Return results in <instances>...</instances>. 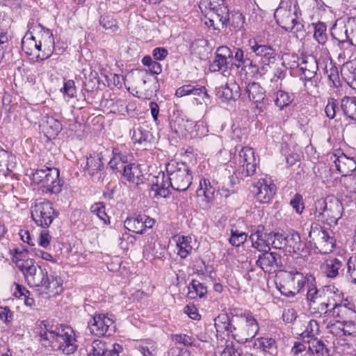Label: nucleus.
<instances>
[{
  "label": "nucleus",
  "instance_id": "nucleus-16",
  "mask_svg": "<svg viewBox=\"0 0 356 356\" xmlns=\"http://www.w3.org/2000/svg\"><path fill=\"white\" fill-rule=\"evenodd\" d=\"M250 239L254 248L259 252L270 250V232H265L264 225H258L252 229Z\"/></svg>",
  "mask_w": 356,
  "mask_h": 356
},
{
  "label": "nucleus",
  "instance_id": "nucleus-4",
  "mask_svg": "<svg viewBox=\"0 0 356 356\" xmlns=\"http://www.w3.org/2000/svg\"><path fill=\"white\" fill-rule=\"evenodd\" d=\"M308 237L309 243L321 254H329L336 246L333 232L316 222L312 223Z\"/></svg>",
  "mask_w": 356,
  "mask_h": 356
},
{
  "label": "nucleus",
  "instance_id": "nucleus-57",
  "mask_svg": "<svg viewBox=\"0 0 356 356\" xmlns=\"http://www.w3.org/2000/svg\"><path fill=\"white\" fill-rule=\"evenodd\" d=\"M339 102L334 98H329L327 104L325 108V112L327 117L333 119L336 116L337 111H339Z\"/></svg>",
  "mask_w": 356,
  "mask_h": 356
},
{
  "label": "nucleus",
  "instance_id": "nucleus-25",
  "mask_svg": "<svg viewBox=\"0 0 356 356\" xmlns=\"http://www.w3.org/2000/svg\"><path fill=\"white\" fill-rule=\"evenodd\" d=\"M344 261L338 258H330L325 261L321 268L327 277L335 278L339 275V270H341V268L346 266Z\"/></svg>",
  "mask_w": 356,
  "mask_h": 356
},
{
  "label": "nucleus",
  "instance_id": "nucleus-24",
  "mask_svg": "<svg viewBox=\"0 0 356 356\" xmlns=\"http://www.w3.org/2000/svg\"><path fill=\"white\" fill-rule=\"evenodd\" d=\"M217 95L224 101L236 100L241 95L240 86L236 82L227 83L218 89Z\"/></svg>",
  "mask_w": 356,
  "mask_h": 356
},
{
  "label": "nucleus",
  "instance_id": "nucleus-19",
  "mask_svg": "<svg viewBox=\"0 0 356 356\" xmlns=\"http://www.w3.org/2000/svg\"><path fill=\"white\" fill-rule=\"evenodd\" d=\"M252 192L257 200L261 203H268L276 192V186L273 184H267L266 181H259L253 188Z\"/></svg>",
  "mask_w": 356,
  "mask_h": 356
},
{
  "label": "nucleus",
  "instance_id": "nucleus-35",
  "mask_svg": "<svg viewBox=\"0 0 356 356\" xmlns=\"http://www.w3.org/2000/svg\"><path fill=\"white\" fill-rule=\"evenodd\" d=\"M152 138V134L141 127L134 129L132 140L135 143H137L145 147L151 143Z\"/></svg>",
  "mask_w": 356,
  "mask_h": 356
},
{
  "label": "nucleus",
  "instance_id": "nucleus-14",
  "mask_svg": "<svg viewBox=\"0 0 356 356\" xmlns=\"http://www.w3.org/2000/svg\"><path fill=\"white\" fill-rule=\"evenodd\" d=\"M244 94L247 95L250 101L256 104V107L259 109L269 104L268 98L266 97V90L257 82L248 83L245 89Z\"/></svg>",
  "mask_w": 356,
  "mask_h": 356
},
{
  "label": "nucleus",
  "instance_id": "nucleus-21",
  "mask_svg": "<svg viewBox=\"0 0 356 356\" xmlns=\"http://www.w3.org/2000/svg\"><path fill=\"white\" fill-rule=\"evenodd\" d=\"M334 156L336 168L342 176H348L356 169V161L353 157H348L343 153L337 156L334 154Z\"/></svg>",
  "mask_w": 356,
  "mask_h": 356
},
{
  "label": "nucleus",
  "instance_id": "nucleus-28",
  "mask_svg": "<svg viewBox=\"0 0 356 356\" xmlns=\"http://www.w3.org/2000/svg\"><path fill=\"white\" fill-rule=\"evenodd\" d=\"M192 121L185 120L180 115L173 114L170 117V129L179 135H184L188 129V127L192 125Z\"/></svg>",
  "mask_w": 356,
  "mask_h": 356
},
{
  "label": "nucleus",
  "instance_id": "nucleus-36",
  "mask_svg": "<svg viewBox=\"0 0 356 356\" xmlns=\"http://www.w3.org/2000/svg\"><path fill=\"white\" fill-rule=\"evenodd\" d=\"M192 238L189 236H179L177 241V254L181 259L186 258L190 254L193 248L191 245Z\"/></svg>",
  "mask_w": 356,
  "mask_h": 356
},
{
  "label": "nucleus",
  "instance_id": "nucleus-51",
  "mask_svg": "<svg viewBox=\"0 0 356 356\" xmlns=\"http://www.w3.org/2000/svg\"><path fill=\"white\" fill-rule=\"evenodd\" d=\"M247 237L246 233L240 232L237 229H232L229 241L233 246L238 247L246 241Z\"/></svg>",
  "mask_w": 356,
  "mask_h": 356
},
{
  "label": "nucleus",
  "instance_id": "nucleus-32",
  "mask_svg": "<svg viewBox=\"0 0 356 356\" xmlns=\"http://www.w3.org/2000/svg\"><path fill=\"white\" fill-rule=\"evenodd\" d=\"M63 127L60 121L53 117H46L43 122V130L48 137H56L61 131Z\"/></svg>",
  "mask_w": 356,
  "mask_h": 356
},
{
  "label": "nucleus",
  "instance_id": "nucleus-3",
  "mask_svg": "<svg viewBox=\"0 0 356 356\" xmlns=\"http://www.w3.org/2000/svg\"><path fill=\"white\" fill-rule=\"evenodd\" d=\"M166 172L171 181V188L175 191H185L192 184L193 176L185 163L171 161L166 165Z\"/></svg>",
  "mask_w": 356,
  "mask_h": 356
},
{
  "label": "nucleus",
  "instance_id": "nucleus-2",
  "mask_svg": "<svg viewBox=\"0 0 356 356\" xmlns=\"http://www.w3.org/2000/svg\"><path fill=\"white\" fill-rule=\"evenodd\" d=\"M314 207L315 219L330 227L338 224L343 212L342 203L334 195H327L324 199L318 200Z\"/></svg>",
  "mask_w": 356,
  "mask_h": 356
},
{
  "label": "nucleus",
  "instance_id": "nucleus-60",
  "mask_svg": "<svg viewBox=\"0 0 356 356\" xmlns=\"http://www.w3.org/2000/svg\"><path fill=\"white\" fill-rule=\"evenodd\" d=\"M207 145L215 149L220 151L222 147V138L220 136L211 135L206 138Z\"/></svg>",
  "mask_w": 356,
  "mask_h": 356
},
{
  "label": "nucleus",
  "instance_id": "nucleus-17",
  "mask_svg": "<svg viewBox=\"0 0 356 356\" xmlns=\"http://www.w3.org/2000/svg\"><path fill=\"white\" fill-rule=\"evenodd\" d=\"M239 163L245 172L246 176H251L256 172L258 161L254 152L250 147H243L239 152Z\"/></svg>",
  "mask_w": 356,
  "mask_h": 356
},
{
  "label": "nucleus",
  "instance_id": "nucleus-59",
  "mask_svg": "<svg viewBox=\"0 0 356 356\" xmlns=\"http://www.w3.org/2000/svg\"><path fill=\"white\" fill-rule=\"evenodd\" d=\"M234 65L237 68L244 70L248 54L245 55L244 51L240 48H234Z\"/></svg>",
  "mask_w": 356,
  "mask_h": 356
},
{
  "label": "nucleus",
  "instance_id": "nucleus-41",
  "mask_svg": "<svg viewBox=\"0 0 356 356\" xmlns=\"http://www.w3.org/2000/svg\"><path fill=\"white\" fill-rule=\"evenodd\" d=\"M207 293V287L203 284L195 280H192L188 286V298L194 299L199 296L202 298Z\"/></svg>",
  "mask_w": 356,
  "mask_h": 356
},
{
  "label": "nucleus",
  "instance_id": "nucleus-18",
  "mask_svg": "<svg viewBox=\"0 0 356 356\" xmlns=\"http://www.w3.org/2000/svg\"><path fill=\"white\" fill-rule=\"evenodd\" d=\"M104 152H108V150L104 147H99L96 152H94L87 158L85 170L89 175L93 176L95 173L103 170L104 163L102 160L104 159Z\"/></svg>",
  "mask_w": 356,
  "mask_h": 356
},
{
  "label": "nucleus",
  "instance_id": "nucleus-40",
  "mask_svg": "<svg viewBox=\"0 0 356 356\" xmlns=\"http://www.w3.org/2000/svg\"><path fill=\"white\" fill-rule=\"evenodd\" d=\"M274 103L280 110L290 105L293 101V95L280 90L275 93V97L273 99Z\"/></svg>",
  "mask_w": 356,
  "mask_h": 356
},
{
  "label": "nucleus",
  "instance_id": "nucleus-26",
  "mask_svg": "<svg viewBox=\"0 0 356 356\" xmlns=\"http://www.w3.org/2000/svg\"><path fill=\"white\" fill-rule=\"evenodd\" d=\"M15 165V156L0 147V174L7 176Z\"/></svg>",
  "mask_w": 356,
  "mask_h": 356
},
{
  "label": "nucleus",
  "instance_id": "nucleus-31",
  "mask_svg": "<svg viewBox=\"0 0 356 356\" xmlns=\"http://www.w3.org/2000/svg\"><path fill=\"white\" fill-rule=\"evenodd\" d=\"M203 181V184L200 181V188L197 190V196L207 206L214 199L215 188L211 186L209 180L204 179Z\"/></svg>",
  "mask_w": 356,
  "mask_h": 356
},
{
  "label": "nucleus",
  "instance_id": "nucleus-39",
  "mask_svg": "<svg viewBox=\"0 0 356 356\" xmlns=\"http://www.w3.org/2000/svg\"><path fill=\"white\" fill-rule=\"evenodd\" d=\"M35 37L33 35L31 28H29L28 32L22 40V48L27 55L32 56L35 54Z\"/></svg>",
  "mask_w": 356,
  "mask_h": 356
},
{
  "label": "nucleus",
  "instance_id": "nucleus-45",
  "mask_svg": "<svg viewBox=\"0 0 356 356\" xmlns=\"http://www.w3.org/2000/svg\"><path fill=\"white\" fill-rule=\"evenodd\" d=\"M322 293L323 294L322 298H323L324 299H327V302H323L321 303V309H323V308H325L326 310H329L328 307L330 306H332V307H334V303L336 305L339 304V300H337L335 299V297H339L332 291L330 286H325V288H323L322 290Z\"/></svg>",
  "mask_w": 356,
  "mask_h": 356
},
{
  "label": "nucleus",
  "instance_id": "nucleus-49",
  "mask_svg": "<svg viewBox=\"0 0 356 356\" xmlns=\"http://www.w3.org/2000/svg\"><path fill=\"white\" fill-rule=\"evenodd\" d=\"M192 89L191 95H194L195 97V99L199 101L200 104L204 103L207 104L210 102V95L208 94L204 86H192Z\"/></svg>",
  "mask_w": 356,
  "mask_h": 356
},
{
  "label": "nucleus",
  "instance_id": "nucleus-6",
  "mask_svg": "<svg viewBox=\"0 0 356 356\" xmlns=\"http://www.w3.org/2000/svg\"><path fill=\"white\" fill-rule=\"evenodd\" d=\"M27 282L30 286L37 288L40 293L46 294L54 293V289L59 286L57 278L51 277L50 280L47 271L42 267H38V273L33 277L30 276Z\"/></svg>",
  "mask_w": 356,
  "mask_h": 356
},
{
  "label": "nucleus",
  "instance_id": "nucleus-48",
  "mask_svg": "<svg viewBox=\"0 0 356 356\" xmlns=\"http://www.w3.org/2000/svg\"><path fill=\"white\" fill-rule=\"evenodd\" d=\"M309 350L318 356H330V350L321 340L314 339L310 343Z\"/></svg>",
  "mask_w": 356,
  "mask_h": 356
},
{
  "label": "nucleus",
  "instance_id": "nucleus-42",
  "mask_svg": "<svg viewBox=\"0 0 356 356\" xmlns=\"http://www.w3.org/2000/svg\"><path fill=\"white\" fill-rule=\"evenodd\" d=\"M245 17L239 12L229 13L230 29L232 31L238 32L244 29Z\"/></svg>",
  "mask_w": 356,
  "mask_h": 356
},
{
  "label": "nucleus",
  "instance_id": "nucleus-61",
  "mask_svg": "<svg viewBox=\"0 0 356 356\" xmlns=\"http://www.w3.org/2000/svg\"><path fill=\"white\" fill-rule=\"evenodd\" d=\"M0 320L3 321L7 325L13 320V312L8 307L0 306Z\"/></svg>",
  "mask_w": 356,
  "mask_h": 356
},
{
  "label": "nucleus",
  "instance_id": "nucleus-56",
  "mask_svg": "<svg viewBox=\"0 0 356 356\" xmlns=\"http://www.w3.org/2000/svg\"><path fill=\"white\" fill-rule=\"evenodd\" d=\"M319 332V325L316 320H311L306 330L302 333L301 336L305 338H314Z\"/></svg>",
  "mask_w": 356,
  "mask_h": 356
},
{
  "label": "nucleus",
  "instance_id": "nucleus-11",
  "mask_svg": "<svg viewBox=\"0 0 356 356\" xmlns=\"http://www.w3.org/2000/svg\"><path fill=\"white\" fill-rule=\"evenodd\" d=\"M270 250L263 251L256 261L257 266L260 267L264 273H275L282 266L281 255Z\"/></svg>",
  "mask_w": 356,
  "mask_h": 356
},
{
  "label": "nucleus",
  "instance_id": "nucleus-7",
  "mask_svg": "<svg viewBox=\"0 0 356 356\" xmlns=\"http://www.w3.org/2000/svg\"><path fill=\"white\" fill-rule=\"evenodd\" d=\"M250 49L255 54V61L261 65V73L266 74L270 67L276 60V53L275 49L270 45L259 44L256 42L251 45Z\"/></svg>",
  "mask_w": 356,
  "mask_h": 356
},
{
  "label": "nucleus",
  "instance_id": "nucleus-53",
  "mask_svg": "<svg viewBox=\"0 0 356 356\" xmlns=\"http://www.w3.org/2000/svg\"><path fill=\"white\" fill-rule=\"evenodd\" d=\"M314 38L320 44H324L327 40L326 26L324 23L319 22L314 26Z\"/></svg>",
  "mask_w": 356,
  "mask_h": 356
},
{
  "label": "nucleus",
  "instance_id": "nucleus-33",
  "mask_svg": "<svg viewBox=\"0 0 356 356\" xmlns=\"http://www.w3.org/2000/svg\"><path fill=\"white\" fill-rule=\"evenodd\" d=\"M341 108L346 116L356 121V97H344L341 102Z\"/></svg>",
  "mask_w": 356,
  "mask_h": 356
},
{
  "label": "nucleus",
  "instance_id": "nucleus-34",
  "mask_svg": "<svg viewBox=\"0 0 356 356\" xmlns=\"http://www.w3.org/2000/svg\"><path fill=\"white\" fill-rule=\"evenodd\" d=\"M124 226L129 231L136 234H143L144 233L142 215L127 218L124 222Z\"/></svg>",
  "mask_w": 356,
  "mask_h": 356
},
{
  "label": "nucleus",
  "instance_id": "nucleus-23",
  "mask_svg": "<svg viewBox=\"0 0 356 356\" xmlns=\"http://www.w3.org/2000/svg\"><path fill=\"white\" fill-rule=\"evenodd\" d=\"M298 67L302 72L304 79L307 81L314 77L318 68L316 58L312 56L302 59L301 63L298 64Z\"/></svg>",
  "mask_w": 356,
  "mask_h": 356
},
{
  "label": "nucleus",
  "instance_id": "nucleus-30",
  "mask_svg": "<svg viewBox=\"0 0 356 356\" xmlns=\"http://www.w3.org/2000/svg\"><path fill=\"white\" fill-rule=\"evenodd\" d=\"M83 74L85 80L83 81V90L87 92H92L99 84L98 73L91 68L83 69Z\"/></svg>",
  "mask_w": 356,
  "mask_h": 356
},
{
  "label": "nucleus",
  "instance_id": "nucleus-22",
  "mask_svg": "<svg viewBox=\"0 0 356 356\" xmlns=\"http://www.w3.org/2000/svg\"><path fill=\"white\" fill-rule=\"evenodd\" d=\"M305 248L301 241L300 234L295 231L289 232L286 235L284 251L289 254H300Z\"/></svg>",
  "mask_w": 356,
  "mask_h": 356
},
{
  "label": "nucleus",
  "instance_id": "nucleus-55",
  "mask_svg": "<svg viewBox=\"0 0 356 356\" xmlns=\"http://www.w3.org/2000/svg\"><path fill=\"white\" fill-rule=\"evenodd\" d=\"M337 323L343 326L341 328H339L343 332V335L356 336V322L347 320L343 321H339Z\"/></svg>",
  "mask_w": 356,
  "mask_h": 356
},
{
  "label": "nucleus",
  "instance_id": "nucleus-46",
  "mask_svg": "<svg viewBox=\"0 0 356 356\" xmlns=\"http://www.w3.org/2000/svg\"><path fill=\"white\" fill-rule=\"evenodd\" d=\"M286 236L278 232H270V247L284 251Z\"/></svg>",
  "mask_w": 356,
  "mask_h": 356
},
{
  "label": "nucleus",
  "instance_id": "nucleus-13",
  "mask_svg": "<svg viewBox=\"0 0 356 356\" xmlns=\"http://www.w3.org/2000/svg\"><path fill=\"white\" fill-rule=\"evenodd\" d=\"M170 182L168 174L165 175L163 172H160L152 181L149 195L153 193L152 197L156 199L168 198L170 195Z\"/></svg>",
  "mask_w": 356,
  "mask_h": 356
},
{
  "label": "nucleus",
  "instance_id": "nucleus-52",
  "mask_svg": "<svg viewBox=\"0 0 356 356\" xmlns=\"http://www.w3.org/2000/svg\"><path fill=\"white\" fill-rule=\"evenodd\" d=\"M100 25L106 30L113 33L118 29L117 21L111 16L104 15L99 19Z\"/></svg>",
  "mask_w": 356,
  "mask_h": 356
},
{
  "label": "nucleus",
  "instance_id": "nucleus-50",
  "mask_svg": "<svg viewBox=\"0 0 356 356\" xmlns=\"http://www.w3.org/2000/svg\"><path fill=\"white\" fill-rule=\"evenodd\" d=\"M90 211L102 220L104 225L110 223L109 217L105 211V206L102 202H97L92 204L90 207Z\"/></svg>",
  "mask_w": 356,
  "mask_h": 356
},
{
  "label": "nucleus",
  "instance_id": "nucleus-47",
  "mask_svg": "<svg viewBox=\"0 0 356 356\" xmlns=\"http://www.w3.org/2000/svg\"><path fill=\"white\" fill-rule=\"evenodd\" d=\"M346 270L343 268L341 273L353 283H356V260L350 257L346 263Z\"/></svg>",
  "mask_w": 356,
  "mask_h": 356
},
{
  "label": "nucleus",
  "instance_id": "nucleus-62",
  "mask_svg": "<svg viewBox=\"0 0 356 356\" xmlns=\"http://www.w3.org/2000/svg\"><path fill=\"white\" fill-rule=\"evenodd\" d=\"M60 91L67 95L70 98L74 97L76 94L74 81L73 80H68L65 81L63 87L60 89Z\"/></svg>",
  "mask_w": 356,
  "mask_h": 356
},
{
  "label": "nucleus",
  "instance_id": "nucleus-12",
  "mask_svg": "<svg viewBox=\"0 0 356 356\" xmlns=\"http://www.w3.org/2000/svg\"><path fill=\"white\" fill-rule=\"evenodd\" d=\"M205 17L204 24L212 27L213 30L219 32L226 30L229 22V9H224L220 13L218 11L209 12L204 15Z\"/></svg>",
  "mask_w": 356,
  "mask_h": 356
},
{
  "label": "nucleus",
  "instance_id": "nucleus-20",
  "mask_svg": "<svg viewBox=\"0 0 356 356\" xmlns=\"http://www.w3.org/2000/svg\"><path fill=\"white\" fill-rule=\"evenodd\" d=\"M63 183L59 179V171L57 168H51L47 172V177L42 181L40 187L46 188L51 193L58 194L61 191Z\"/></svg>",
  "mask_w": 356,
  "mask_h": 356
},
{
  "label": "nucleus",
  "instance_id": "nucleus-58",
  "mask_svg": "<svg viewBox=\"0 0 356 356\" xmlns=\"http://www.w3.org/2000/svg\"><path fill=\"white\" fill-rule=\"evenodd\" d=\"M309 280L308 279L307 283V300L314 302L318 298H322L323 294L322 291L318 290L316 286L313 285L312 282L309 283Z\"/></svg>",
  "mask_w": 356,
  "mask_h": 356
},
{
  "label": "nucleus",
  "instance_id": "nucleus-64",
  "mask_svg": "<svg viewBox=\"0 0 356 356\" xmlns=\"http://www.w3.org/2000/svg\"><path fill=\"white\" fill-rule=\"evenodd\" d=\"M172 339L177 343H181L186 346H193L194 339L186 334H175L172 336Z\"/></svg>",
  "mask_w": 356,
  "mask_h": 356
},
{
  "label": "nucleus",
  "instance_id": "nucleus-5",
  "mask_svg": "<svg viewBox=\"0 0 356 356\" xmlns=\"http://www.w3.org/2000/svg\"><path fill=\"white\" fill-rule=\"evenodd\" d=\"M31 218L38 226L47 228L50 226L54 219L58 215L51 202L37 200L31 207Z\"/></svg>",
  "mask_w": 356,
  "mask_h": 356
},
{
  "label": "nucleus",
  "instance_id": "nucleus-10",
  "mask_svg": "<svg viewBox=\"0 0 356 356\" xmlns=\"http://www.w3.org/2000/svg\"><path fill=\"white\" fill-rule=\"evenodd\" d=\"M114 321L105 314H95L88 322L90 332L97 337H101L111 335L113 331Z\"/></svg>",
  "mask_w": 356,
  "mask_h": 356
},
{
  "label": "nucleus",
  "instance_id": "nucleus-29",
  "mask_svg": "<svg viewBox=\"0 0 356 356\" xmlns=\"http://www.w3.org/2000/svg\"><path fill=\"white\" fill-rule=\"evenodd\" d=\"M199 8L204 15L211 12H221L224 9H228L224 0H201Z\"/></svg>",
  "mask_w": 356,
  "mask_h": 356
},
{
  "label": "nucleus",
  "instance_id": "nucleus-63",
  "mask_svg": "<svg viewBox=\"0 0 356 356\" xmlns=\"http://www.w3.org/2000/svg\"><path fill=\"white\" fill-rule=\"evenodd\" d=\"M290 204L298 213H301L304 209L302 195L296 193L291 200Z\"/></svg>",
  "mask_w": 356,
  "mask_h": 356
},
{
  "label": "nucleus",
  "instance_id": "nucleus-9",
  "mask_svg": "<svg viewBox=\"0 0 356 356\" xmlns=\"http://www.w3.org/2000/svg\"><path fill=\"white\" fill-rule=\"evenodd\" d=\"M292 1H282L280 6L275 10V17L277 24L285 31L293 29V22L297 17L296 3H294V10L292 11Z\"/></svg>",
  "mask_w": 356,
  "mask_h": 356
},
{
  "label": "nucleus",
  "instance_id": "nucleus-43",
  "mask_svg": "<svg viewBox=\"0 0 356 356\" xmlns=\"http://www.w3.org/2000/svg\"><path fill=\"white\" fill-rule=\"evenodd\" d=\"M229 64L230 62L229 60H226L225 58L220 57L219 55L215 54L214 60L209 65V70L213 72H222V73H225L230 68Z\"/></svg>",
  "mask_w": 356,
  "mask_h": 356
},
{
  "label": "nucleus",
  "instance_id": "nucleus-15",
  "mask_svg": "<svg viewBox=\"0 0 356 356\" xmlns=\"http://www.w3.org/2000/svg\"><path fill=\"white\" fill-rule=\"evenodd\" d=\"M123 348L118 343L107 344L101 340H95L88 356H119Z\"/></svg>",
  "mask_w": 356,
  "mask_h": 356
},
{
  "label": "nucleus",
  "instance_id": "nucleus-8",
  "mask_svg": "<svg viewBox=\"0 0 356 356\" xmlns=\"http://www.w3.org/2000/svg\"><path fill=\"white\" fill-rule=\"evenodd\" d=\"M37 28L40 29L41 38L38 41L35 40V55L38 61L44 60L50 56V47L54 46V40L49 29H44L41 24H39Z\"/></svg>",
  "mask_w": 356,
  "mask_h": 356
},
{
  "label": "nucleus",
  "instance_id": "nucleus-38",
  "mask_svg": "<svg viewBox=\"0 0 356 356\" xmlns=\"http://www.w3.org/2000/svg\"><path fill=\"white\" fill-rule=\"evenodd\" d=\"M288 280H289V284L296 285V288L293 289L296 291V295L304 291V287L306 284V277L302 273L298 271L290 272L288 274Z\"/></svg>",
  "mask_w": 356,
  "mask_h": 356
},
{
  "label": "nucleus",
  "instance_id": "nucleus-54",
  "mask_svg": "<svg viewBox=\"0 0 356 356\" xmlns=\"http://www.w3.org/2000/svg\"><path fill=\"white\" fill-rule=\"evenodd\" d=\"M15 264L24 275L29 273V271L31 270V268H33L35 266V261L32 259H24L21 257L17 258V257Z\"/></svg>",
  "mask_w": 356,
  "mask_h": 356
},
{
  "label": "nucleus",
  "instance_id": "nucleus-1",
  "mask_svg": "<svg viewBox=\"0 0 356 356\" xmlns=\"http://www.w3.org/2000/svg\"><path fill=\"white\" fill-rule=\"evenodd\" d=\"M40 342L45 347H51L55 351L65 355L74 353L77 348L74 333L70 327L60 325H50L45 321L40 323L38 333Z\"/></svg>",
  "mask_w": 356,
  "mask_h": 356
},
{
  "label": "nucleus",
  "instance_id": "nucleus-27",
  "mask_svg": "<svg viewBox=\"0 0 356 356\" xmlns=\"http://www.w3.org/2000/svg\"><path fill=\"white\" fill-rule=\"evenodd\" d=\"M113 157L108 162L109 168L116 172H122V170L127 166V156L121 153L118 148H114L112 151Z\"/></svg>",
  "mask_w": 356,
  "mask_h": 356
},
{
  "label": "nucleus",
  "instance_id": "nucleus-37",
  "mask_svg": "<svg viewBox=\"0 0 356 356\" xmlns=\"http://www.w3.org/2000/svg\"><path fill=\"white\" fill-rule=\"evenodd\" d=\"M137 172V168L134 166V164L129 163L122 170L123 177L129 182L138 186L140 184H143V179L141 176L136 175Z\"/></svg>",
  "mask_w": 356,
  "mask_h": 356
},
{
  "label": "nucleus",
  "instance_id": "nucleus-44",
  "mask_svg": "<svg viewBox=\"0 0 356 356\" xmlns=\"http://www.w3.org/2000/svg\"><path fill=\"white\" fill-rule=\"evenodd\" d=\"M332 312L334 317L339 318L343 321H347L350 315L353 313V310L346 307V305L339 303L336 305L334 303V307H332L330 310H326L325 313Z\"/></svg>",
  "mask_w": 356,
  "mask_h": 356
}]
</instances>
